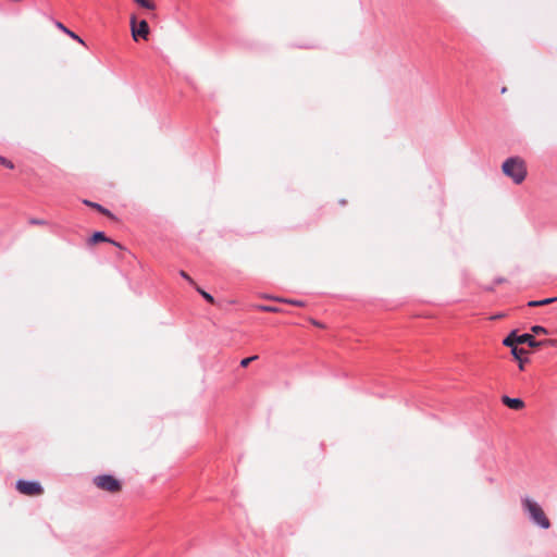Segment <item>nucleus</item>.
I'll use <instances>...</instances> for the list:
<instances>
[{"mask_svg":"<svg viewBox=\"0 0 557 557\" xmlns=\"http://www.w3.org/2000/svg\"><path fill=\"white\" fill-rule=\"evenodd\" d=\"M521 503L523 510L529 515L533 523L543 529H548L550 527L548 518L546 517L542 507L536 502H534L530 497H523Z\"/></svg>","mask_w":557,"mask_h":557,"instance_id":"nucleus-1","label":"nucleus"},{"mask_svg":"<svg viewBox=\"0 0 557 557\" xmlns=\"http://www.w3.org/2000/svg\"><path fill=\"white\" fill-rule=\"evenodd\" d=\"M503 174H527L528 168L521 157H510L502 165Z\"/></svg>","mask_w":557,"mask_h":557,"instance_id":"nucleus-2","label":"nucleus"},{"mask_svg":"<svg viewBox=\"0 0 557 557\" xmlns=\"http://www.w3.org/2000/svg\"><path fill=\"white\" fill-rule=\"evenodd\" d=\"M503 344L507 347H517L518 344H528L530 347H537L542 342H537L531 334L517 335L511 332L504 341Z\"/></svg>","mask_w":557,"mask_h":557,"instance_id":"nucleus-3","label":"nucleus"},{"mask_svg":"<svg viewBox=\"0 0 557 557\" xmlns=\"http://www.w3.org/2000/svg\"><path fill=\"white\" fill-rule=\"evenodd\" d=\"M94 483L100 490L116 493L121 490V483L112 475H98L94 479Z\"/></svg>","mask_w":557,"mask_h":557,"instance_id":"nucleus-4","label":"nucleus"},{"mask_svg":"<svg viewBox=\"0 0 557 557\" xmlns=\"http://www.w3.org/2000/svg\"><path fill=\"white\" fill-rule=\"evenodd\" d=\"M16 488L20 493L28 496L42 494L44 490L38 482L20 480L16 482Z\"/></svg>","mask_w":557,"mask_h":557,"instance_id":"nucleus-5","label":"nucleus"},{"mask_svg":"<svg viewBox=\"0 0 557 557\" xmlns=\"http://www.w3.org/2000/svg\"><path fill=\"white\" fill-rule=\"evenodd\" d=\"M132 36L135 40L138 38L147 39L149 35V25L147 21L143 20L137 24L136 16L131 18Z\"/></svg>","mask_w":557,"mask_h":557,"instance_id":"nucleus-6","label":"nucleus"},{"mask_svg":"<svg viewBox=\"0 0 557 557\" xmlns=\"http://www.w3.org/2000/svg\"><path fill=\"white\" fill-rule=\"evenodd\" d=\"M502 401L504 405L513 410H520L524 407V403L520 398H510L508 396H503Z\"/></svg>","mask_w":557,"mask_h":557,"instance_id":"nucleus-7","label":"nucleus"},{"mask_svg":"<svg viewBox=\"0 0 557 557\" xmlns=\"http://www.w3.org/2000/svg\"><path fill=\"white\" fill-rule=\"evenodd\" d=\"M55 26L61 29L63 33H65L67 36H70L72 39L76 40L77 42L85 45V41L76 35L74 32L66 28L61 22H57Z\"/></svg>","mask_w":557,"mask_h":557,"instance_id":"nucleus-8","label":"nucleus"},{"mask_svg":"<svg viewBox=\"0 0 557 557\" xmlns=\"http://www.w3.org/2000/svg\"><path fill=\"white\" fill-rule=\"evenodd\" d=\"M84 203L86 206L90 207V208L96 209L97 211H99L100 213H102V214H104V215H107L109 218H113L112 213L108 209L103 208L99 203H96V202H92V201H89V200H84Z\"/></svg>","mask_w":557,"mask_h":557,"instance_id":"nucleus-9","label":"nucleus"},{"mask_svg":"<svg viewBox=\"0 0 557 557\" xmlns=\"http://www.w3.org/2000/svg\"><path fill=\"white\" fill-rule=\"evenodd\" d=\"M556 300H557V297L545 298V299H542V300H532V301L528 302V306L529 307L545 306V305H549V304H552V302H554Z\"/></svg>","mask_w":557,"mask_h":557,"instance_id":"nucleus-10","label":"nucleus"},{"mask_svg":"<svg viewBox=\"0 0 557 557\" xmlns=\"http://www.w3.org/2000/svg\"><path fill=\"white\" fill-rule=\"evenodd\" d=\"M90 242H91L92 244H96V243H98V242H110V239L104 235V233H102V232H96V233L92 235V237L90 238ZM111 243H113V242L111 240Z\"/></svg>","mask_w":557,"mask_h":557,"instance_id":"nucleus-11","label":"nucleus"},{"mask_svg":"<svg viewBox=\"0 0 557 557\" xmlns=\"http://www.w3.org/2000/svg\"><path fill=\"white\" fill-rule=\"evenodd\" d=\"M138 5L145 8V9H148V10H153L156 7H154V3L150 0H134Z\"/></svg>","mask_w":557,"mask_h":557,"instance_id":"nucleus-12","label":"nucleus"},{"mask_svg":"<svg viewBox=\"0 0 557 557\" xmlns=\"http://www.w3.org/2000/svg\"><path fill=\"white\" fill-rule=\"evenodd\" d=\"M527 351L524 349H519L518 347H511V354L513 355V357L516 359H518L519 361H521L522 359V355L525 354Z\"/></svg>","mask_w":557,"mask_h":557,"instance_id":"nucleus-13","label":"nucleus"},{"mask_svg":"<svg viewBox=\"0 0 557 557\" xmlns=\"http://www.w3.org/2000/svg\"><path fill=\"white\" fill-rule=\"evenodd\" d=\"M196 289L207 301H209L211 304L214 302V299L210 294H208L207 292H205L203 289H201L198 286L196 287Z\"/></svg>","mask_w":557,"mask_h":557,"instance_id":"nucleus-14","label":"nucleus"},{"mask_svg":"<svg viewBox=\"0 0 557 557\" xmlns=\"http://www.w3.org/2000/svg\"><path fill=\"white\" fill-rule=\"evenodd\" d=\"M0 165H4L9 170H14L13 162L3 157H0Z\"/></svg>","mask_w":557,"mask_h":557,"instance_id":"nucleus-15","label":"nucleus"},{"mask_svg":"<svg viewBox=\"0 0 557 557\" xmlns=\"http://www.w3.org/2000/svg\"><path fill=\"white\" fill-rule=\"evenodd\" d=\"M257 358H258L257 356H251V357L245 358V359H243V360L240 361V366H242L243 368H246V367H248V364H249L251 361L256 360Z\"/></svg>","mask_w":557,"mask_h":557,"instance_id":"nucleus-16","label":"nucleus"},{"mask_svg":"<svg viewBox=\"0 0 557 557\" xmlns=\"http://www.w3.org/2000/svg\"><path fill=\"white\" fill-rule=\"evenodd\" d=\"M532 332L535 334H546L547 333L546 329L543 326H540V325L533 326Z\"/></svg>","mask_w":557,"mask_h":557,"instance_id":"nucleus-17","label":"nucleus"},{"mask_svg":"<svg viewBox=\"0 0 557 557\" xmlns=\"http://www.w3.org/2000/svg\"><path fill=\"white\" fill-rule=\"evenodd\" d=\"M285 302L287 304H290L293 306H297V307H302L305 306V302L301 301V300H296V299H288V300H284Z\"/></svg>","mask_w":557,"mask_h":557,"instance_id":"nucleus-18","label":"nucleus"},{"mask_svg":"<svg viewBox=\"0 0 557 557\" xmlns=\"http://www.w3.org/2000/svg\"><path fill=\"white\" fill-rule=\"evenodd\" d=\"M180 275L185 278L189 284L191 285H195V282L194 280L185 272V271H181L180 272Z\"/></svg>","mask_w":557,"mask_h":557,"instance_id":"nucleus-19","label":"nucleus"},{"mask_svg":"<svg viewBox=\"0 0 557 557\" xmlns=\"http://www.w3.org/2000/svg\"><path fill=\"white\" fill-rule=\"evenodd\" d=\"M29 223L34 225H46L47 221L40 219H30Z\"/></svg>","mask_w":557,"mask_h":557,"instance_id":"nucleus-20","label":"nucleus"},{"mask_svg":"<svg viewBox=\"0 0 557 557\" xmlns=\"http://www.w3.org/2000/svg\"><path fill=\"white\" fill-rule=\"evenodd\" d=\"M511 177H512L513 183H515L516 185H520V184H522V182L524 181V177H525V176H511Z\"/></svg>","mask_w":557,"mask_h":557,"instance_id":"nucleus-21","label":"nucleus"},{"mask_svg":"<svg viewBox=\"0 0 557 557\" xmlns=\"http://www.w3.org/2000/svg\"><path fill=\"white\" fill-rule=\"evenodd\" d=\"M262 309H263V310H265V311H270V312H276V311H278L276 308H274V307H268V306H267V307H262Z\"/></svg>","mask_w":557,"mask_h":557,"instance_id":"nucleus-22","label":"nucleus"},{"mask_svg":"<svg viewBox=\"0 0 557 557\" xmlns=\"http://www.w3.org/2000/svg\"><path fill=\"white\" fill-rule=\"evenodd\" d=\"M500 317H503V315H502V314H496V315H493L491 319H492V320H495V319H498V318H500Z\"/></svg>","mask_w":557,"mask_h":557,"instance_id":"nucleus-23","label":"nucleus"},{"mask_svg":"<svg viewBox=\"0 0 557 557\" xmlns=\"http://www.w3.org/2000/svg\"><path fill=\"white\" fill-rule=\"evenodd\" d=\"M519 362H520V363H519V368H520L521 370H523V360L521 359V361H519Z\"/></svg>","mask_w":557,"mask_h":557,"instance_id":"nucleus-24","label":"nucleus"},{"mask_svg":"<svg viewBox=\"0 0 557 557\" xmlns=\"http://www.w3.org/2000/svg\"><path fill=\"white\" fill-rule=\"evenodd\" d=\"M314 325L321 326L320 322H314Z\"/></svg>","mask_w":557,"mask_h":557,"instance_id":"nucleus-25","label":"nucleus"}]
</instances>
